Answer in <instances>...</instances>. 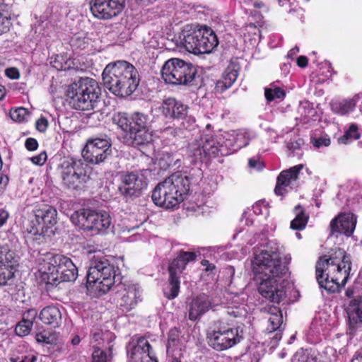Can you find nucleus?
Segmentation results:
<instances>
[{
	"mask_svg": "<svg viewBox=\"0 0 362 362\" xmlns=\"http://www.w3.org/2000/svg\"><path fill=\"white\" fill-rule=\"evenodd\" d=\"M40 318L45 324L57 327L60 323L62 314L57 307L49 305L41 310Z\"/></svg>",
	"mask_w": 362,
	"mask_h": 362,
	"instance_id": "31",
	"label": "nucleus"
},
{
	"mask_svg": "<svg viewBox=\"0 0 362 362\" xmlns=\"http://www.w3.org/2000/svg\"><path fill=\"white\" fill-rule=\"evenodd\" d=\"M37 312L35 309H30L23 314L22 320H29L31 321L32 325L33 324V320L37 316Z\"/></svg>",
	"mask_w": 362,
	"mask_h": 362,
	"instance_id": "50",
	"label": "nucleus"
},
{
	"mask_svg": "<svg viewBox=\"0 0 362 362\" xmlns=\"http://www.w3.org/2000/svg\"><path fill=\"white\" fill-rule=\"evenodd\" d=\"M36 340L37 342H40V343L43 342V343H46V344H49L51 342L50 337H47L44 333L37 334L36 335Z\"/></svg>",
	"mask_w": 362,
	"mask_h": 362,
	"instance_id": "55",
	"label": "nucleus"
},
{
	"mask_svg": "<svg viewBox=\"0 0 362 362\" xmlns=\"http://www.w3.org/2000/svg\"><path fill=\"white\" fill-rule=\"evenodd\" d=\"M250 139V133L248 132L244 131L237 134L236 137V146L238 148L246 146L248 144V141Z\"/></svg>",
	"mask_w": 362,
	"mask_h": 362,
	"instance_id": "44",
	"label": "nucleus"
},
{
	"mask_svg": "<svg viewBox=\"0 0 362 362\" xmlns=\"http://www.w3.org/2000/svg\"><path fill=\"white\" fill-rule=\"evenodd\" d=\"M99 88L97 82L88 77L81 78L67 88L66 96L70 105L78 110H93L97 102Z\"/></svg>",
	"mask_w": 362,
	"mask_h": 362,
	"instance_id": "7",
	"label": "nucleus"
},
{
	"mask_svg": "<svg viewBox=\"0 0 362 362\" xmlns=\"http://www.w3.org/2000/svg\"><path fill=\"white\" fill-rule=\"evenodd\" d=\"M113 337L112 332L106 331L103 332L102 330L95 329L92 334V339L95 341L100 343V341H105L106 340L111 339Z\"/></svg>",
	"mask_w": 362,
	"mask_h": 362,
	"instance_id": "42",
	"label": "nucleus"
},
{
	"mask_svg": "<svg viewBox=\"0 0 362 362\" xmlns=\"http://www.w3.org/2000/svg\"><path fill=\"white\" fill-rule=\"evenodd\" d=\"M111 144L107 139L95 138L87 141L82 151L84 160L93 164L103 162L110 154Z\"/></svg>",
	"mask_w": 362,
	"mask_h": 362,
	"instance_id": "17",
	"label": "nucleus"
},
{
	"mask_svg": "<svg viewBox=\"0 0 362 362\" xmlns=\"http://www.w3.org/2000/svg\"><path fill=\"white\" fill-rule=\"evenodd\" d=\"M239 71L238 64L233 62L230 63L224 71L221 78L216 83V91L222 93L231 87L238 78Z\"/></svg>",
	"mask_w": 362,
	"mask_h": 362,
	"instance_id": "28",
	"label": "nucleus"
},
{
	"mask_svg": "<svg viewBox=\"0 0 362 362\" xmlns=\"http://www.w3.org/2000/svg\"><path fill=\"white\" fill-rule=\"evenodd\" d=\"M57 223V211L49 205H44L34 211V217L26 227L28 233L40 239L49 232Z\"/></svg>",
	"mask_w": 362,
	"mask_h": 362,
	"instance_id": "12",
	"label": "nucleus"
},
{
	"mask_svg": "<svg viewBox=\"0 0 362 362\" xmlns=\"http://www.w3.org/2000/svg\"><path fill=\"white\" fill-rule=\"evenodd\" d=\"M303 165L300 164L288 170H283L277 177L274 192L278 196H283L292 189L296 185L300 171Z\"/></svg>",
	"mask_w": 362,
	"mask_h": 362,
	"instance_id": "21",
	"label": "nucleus"
},
{
	"mask_svg": "<svg viewBox=\"0 0 362 362\" xmlns=\"http://www.w3.org/2000/svg\"><path fill=\"white\" fill-rule=\"evenodd\" d=\"M268 325L269 332L280 331L283 325V314L279 308L271 306L268 309Z\"/></svg>",
	"mask_w": 362,
	"mask_h": 362,
	"instance_id": "32",
	"label": "nucleus"
},
{
	"mask_svg": "<svg viewBox=\"0 0 362 362\" xmlns=\"http://www.w3.org/2000/svg\"><path fill=\"white\" fill-rule=\"evenodd\" d=\"M298 51H299L298 48L296 47H294V48L291 49L288 52V57H292L293 55H294V54H297V53L298 52Z\"/></svg>",
	"mask_w": 362,
	"mask_h": 362,
	"instance_id": "64",
	"label": "nucleus"
},
{
	"mask_svg": "<svg viewBox=\"0 0 362 362\" xmlns=\"http://www.w3.org/2000/svg\"><path fill=\"white\" fill-rule=\"evenodd\" d=\"M159 108L162 113L169 118L185 119L188 112V107L186 105L173 98L164 100Z\"/></svg>",
	"mask_w": 362,
	"mask_h": 362,
	"instance_id": "24",
	"label": "nucleus"
},
{
	"mask_svg": "<svg viewBox=\"0 0 362 362\" xmlns=\"http://www.w3.org/2000/svg\"><path fill=\"white\" fill-rule=\"evenodd\" d=\"M243 339V331H240L238 327L218 329L207 334L209 345L218 351L232 348L239 344Z\"/></svg>",
	"mask_w": 362,
	"mask_h": 362,
	"instance_id": "15",
	"label": "nucleus"
},
{
	"mask_svg": "<svg viewBox=\"0 0 362 362\" xmlns=\"http://www.w3.org/2000/svg\"><path fill=\"white\" fill-rule=\"evenodd\" d=\"M265 98L268 101H272L275 99H282L285 97V91L274 85H271L270 88H265Z\"/></svg>",
	"mask_w": 362,
	"mask_h": 362,
	"instance_id": "36",
	"label": "nucleus"
},
{
	"mask_svg": "<svg viewBox=\"0 0 362 362\" xmlns=\"http://www.w3.org/2000/svg\"><path fill=\"white\" fill-rule=\"evenodd\" d=\"M4 5L0 4V35L9 30L11 25L10 18L5 14Z\"/></svg>",
	"mask_w": 362,
	"mask_h": 362,
	"instance_id": "40",
	"label": "nucleus"
},
{
	"mask_svg": "<svg viewBox=\"0 0 362 362\" xmlns=\"http://www.w3.org/2000/svg\"><path fill=\"white\" fill-rule=\"evenodd\" d=\"M112 122L119 127L122 131L129 134V118L127 117L126 113L117 112L112 117Z\"/></svg>",
	"mask_w": 362,
	"mask_h": 362,
	"instance_id": "35",
	"label": "nucleus"
},
{
	"mask_svg": "<svg viewBox=\"0 0 362 362\" xmlns=\"http://www.w3.org/2000/svg\"><path fill=\"white\" fill-rule=\"evenodd\" d=\"M71 42L73 47H76V48L81 49H85L87 45V42L86 41L85 38H81L79 37H75L72 38Z\"/></svg>",
	"mask_w": 362,
	"mask_h": 362,
	"instance_id": "47",
	"label": "nucleus"
},
{
	"mask_svg": "<svg viewBox=\"0 0 362 362\" xmlns=\"http://www.w3.org/2000/svg\"><path fill=\"white\" fill-rule=\"evenodd\" d=\"M300 141H290L287 144V148L291 151H296L300 148Z\"/></svg>",
	"mask_w": 362,
	"mask_h": 362,
	"instance_id": "57",
	"label": "nucleus"
},
{
	"mask_svg": "<svg viewBox=\"0 0 362 362\" xmlns=\"http://www.w3.org/2000/svg\"><path fill=\"white\" fill-rule=\"evenodd\" d=\"M70 219L75 226L96 235L105 233L112 225V218L105 210L80 209Z\"/></svg>",
	"mask_w": 362,
	"mask_h": 362,
	"instance_id": "8",
	"label": "nucleus"
},
{
	"mask_svg": "<svg viewBox=\"0 0 362 362\" xmlns=\"http://www.w3.org/2000/svg\"><path fill=\"white\" fill-rule=\"evenodd\" d=\"M102 78L105 87L117 96L130 95L139 83L136 69L126 61H117L107 64Z\"/></svg>",
	"mask_w": 362,
	"mask_h": 362,
	"instance_id": "4",
	"label": "nucleus"
},
{
	"mask_svg": "<svg viewBox=\"0 0 362 362\" xmlns=\"http://www.w3.org/2000/svg\"><path fill=\"white\" fill-rule=\"evenodd\" d=\"M310 142L315 148H320L329 146L331 144V140L328 135L325 134L320 136H311Z\"/></svg>",
	"mask_w": 362,
	"mask_h": 362,
	"instance_id": "39",
	"label": "nucleus"
},
{
	"mask_svg": "<svg viewBox=\"0 0 362 362\" xmlns=\"http://www.w3.org/2000/svg\"><path fill=\"white\" fill-rule=\"evenodd\" d=\"M191 177L185 173L176 172L159 183L152 192L157 206L173 209L185 199L189 190Z\"/></svg>",
	"mask_w": 362,
	"mask_h": 362,
	"instance_id": "5",
	"label": "nucleus"
},
{
	"mask_svg": "<svg viewBox=\"0 0 362 362\" xmlns=\"http://www.w3.org/2000/svg\"><path fill=\"white\" fill-rule=\"evenodd\" d=\"M90 168L81 160L64 161L62 164V184L72 190H81L90 180Z\"/></svg>",
	"mask_w": 362,
	"mask_h": 362,
	"instance_id": "11",
	"label": "nucleus"
},
{
	"mask_svg": "<svg viewBox=\"0 0 362 362\" xmlns=\"http://www.w3.org/2000/svg\"><path fill=\"white\" fill-rule=\"evenodd\" d=\"M195 258L194 252H182L170 264L168 267L169 286L164 292L166 298L173 299L177 296L180 291V274L185 269L187 264L195 260Z\"/></svg>",
	"mask_w": 362,
	"mask_h": 362,
	"instance_id": "14",
	"label": "nucleus"
},
{
	"mask_svg": "<svg viewBox=\"0 0 362 362\" xmlns=\"http://www.w3.org/2000/svg\"><path fill=\"white\" fill-rule=\"evenodd\" d=\"M8 177L4 174L0 173V195L4 193L8 183Z\"/></svg>",
	"mask_w": 362,
	"mask_h": 362,
	"instance_id": "52",
	"label": "nucleus"
},
{
	"mask_svg": "<svg viewBox=\"0 0 362 362\" xmlns=\"http://www.w3.org/2000/svg\"><path fill=\"white\" fill-rule=\"evenodd\" d=\"M119 306L123 311H129L140 300L141 293L139 288L135 284L124 286L120 293Z\"/></svg>",
	"mask_w": 362,
	"mask_h": 362,
	"instance_id": "25",
	"label": "nucleus"
},
{
	"mask_svg": "<svg viewBox=\"0 0 362 362\" xmlns=\"http://www.w3.org/2000/svg\"><path fill=\"white\" fill-rule=\"evenodd\" d=\"M93 362H108L110 360L111 355L107 354L104 351L99 348H95L93 352Z\"/></svg>",
	"mask_w": 362,
	"mask_h": 362,
	"instance_id": "43",
	"label": "nucleus"
},
{
	"mask_svg": "<svg viewBox=\"0 0 362 362\" xmlns=\"http://www.w3.org/2000/svg\"><path fill=\"white\" fill-rule=\"evenodd\" d=\"M277 332L275 334V335L273 337L272 339V343L273 345H276L281 339L282 334V329H280V331H276Z\"/></svg>",
	"mask_w": 362,
	"mask_h": 362,
	"instance_id": "59",
	"label": "nucleus"
},
{
	"mask_svg": "<svg viewBox=\"0 0 362 362\" xmlns=\"http://www.w3.org/2000/svg\"><path fill=\"white\" fill-rule=\"evenodd\" d=\"M47 157L46 152L42 151L40 154L30 158V160L35 165H42L47 160Z\"/></svg>",
	"mask_w": 362,
	"mask_h": 362,
	"instance_id": "45",
	"label": "nucleus"
},
{
	"mask_svg": "<svg viewBox=\"0 0 362 362\" xmlns=\"http://www.w3.org/2000/svg\"><path fill=\"white\" fill-rule=\"evenodd\" d=\"M35 126L39 132H45L49 126V122L45 117H41L36 121Z\"/></svg>",
	"mask_w": 362,
	"mask_h": 362,
	"instance_id": "46",
	"label": "nucleus"
},
{
	"mask_svg": "<svg viewBox=\"0 0 362 362\" xmlns=\"http://www.w3.org/2000/svg\"><path fill=\"white\" fill-rule=\"evenodd\" d=\"M16 261L14 253L7 247H0V285L4 286L14 276Z\"/></svg>",
	"mask_w": 362,
	"mask_h": 362,
	"instance_id": "22",
	"label": "nucleus"
},
{
	"mask_svg": "<svg viewBox=\"0 0 362 362\" xmlns=\"http://www.w3.org/2000/svg\"><path fill=\"white\" fill-rule=\"evenodd\" d=\"M25 146L28 151H35L38 147V143L35 139L28 138L25 140Z\"/></svg>",
	"mask_w": 362,
	"mask_h": 362,
	"instance_id": "49",
	"label": "nucleus"
},
{
	"mask_svg": "<svg viewBox=\"0 0 362 362\" xmlns=\"http://www.w3.org/2000/svg\"><path fill=\"white\" fill-rule=\"evenodd\" d=\"M37 357L34 355H28L23 357L18 362H35Z\"/></svg>",
	"mask_w": 362,
	"mask_h": 362,
	"instance_id": "61",
	"label": "nucleus"
},
{
	"mask_svg": "<svg viewBox=\"0 0 362 362\" xmlns=\"http://www.w3.org/2000/svg\"><path fill=\"white\" fill-rule=\"evenodd\" d=\"M249 167L257 170H260L263 168V163L257 158H252L249 159Z\"/></svg>",
	"mask_w": 362,
	"mask_h": 362,
	"instance_id": "48",
	"label": "nucleus"
},
{
	"mask_svg": "<svg viewBox=\"0 0 362 362\" xmlns=\"http://www.w3.org/2000/svg\"><path fill=\"white\" fill-rule=\"evenodd\" d=\"M11 118L18 122H23L28 120L30 117L27 109L18 107L10 112Z\"/></svg>",
	"mask_w": 362,
	"mask_h": 362,
	"instance_id": "37",
	"label": "nucleus"
},
{
	"mask_svg": "<svg viewBox=\"0 0 362 362\" xmlns=\"http://www.w3.org/2000/svg\"><path fill=\"white\" fill-rule=\"evenodd\" d=\"M32 326L33 325L31 321L21 320L16 325L15 332L17 335L20 337H25L30 333Z\"/></svg>",
	"mask_w": 362,
	"mask_h": 362,
	"instance_id": "38",
	"label": "nucleus"
},
{
	"mask_svg": "<svg viewBox=\"0 0 362 362\" xmlns=\"http://www.w3.org/2000/svg\"><path fill=\"white\" fill-rule=\"evenodd\" d=\"M148 117L141 112H134L129 117V137L125 143L129 146H139L148 144L153 141V135L148 129Z\"/></svg>",
	"mask_w": 362,
	"mask_h": 362,
	"instance_id": "13",
	"label": "nucleus"
},
{
	"mask_svg": "<svg viewBox=\"0 0 362 362\" xmlns=\"http://www.w3.org/2000/svg\"><path fill=\"white\" fill-rule=\"evenodd\" d=\"M37 261V276L48 288L62 282L74 281L78 276L77 267L64 255L49 252L40 255Z\"/></svg>",
	"mask_w": 362,
	"mask_h": 362,
	"instance_id": "3",
	"label": "nucleus"
},
{
	"mask_svg": "<svg viewBox=\"0 0 362 362\" xmlns=\"http://www.w3.org/2000/svg\"><path fill=\"white\" fill-rule=\"evenodd\" d=\"M292 362H316V360L307 351L301 349L294 355Z\"/></svg>",
	"mask_w": 362,
	"mask_h": 362,
	"instance_id": "41",
	"label": "nucleus"
},
{
	"mask_svg": "<svg viewBox=\"0 0 362 362\" xmlns=\"http://www.w3.org/2000/svg\"><path fill=\"white\" fill-rule=\"evenodd\" d=\"M356 218L353 214H339L332 220L330 223L331 232L332 233H343L350 236L356 227Z\"/></svg>",
	"mask_w": 362,
	"mask_h": 362,
	"instance_id": "23",
	"label": "nucleus"
},
{
	"mask_svg": "<svg viewBox=\"0 0 362 362\" xmlns=\"http://www.w3.org/2000/svg\"><path fill=\"white\" fill-rule=\"evenodd\" d=\"M358 96L352 98L333 101L331 103L332 110L339 115H346L353 112L356 106Z\"/></svg>",
	"mask_w": 362,
	"mask_h": 362,
	"instance_id": "30",
	"label": "nucleus"
},
{
	"mask_svg": "<svg viewBox=\"0 0 362 362\" xmlns=\"http://www.w3.org/2000/svg\"><path fill=\"white\" fill-rule=\"evenodd\" d=\"M185 339L180 336V331L176 327L170 329L167 344L168 355L175 358L181 357L182 352L185 347Z\"/></svg>",
	"mask_w": 362,
	"mask_h": 362,
	"instance_id": "27",
	"label": "nucleus"
},
{
	"mask_svg": "<svg viewBox=\"0 0 362 362\" xmlns=\"http://www.w3.org/2000/svg\"><path fill=\"white\" fill-rule=\"evenodd\" d=\"M211 308V301L205 294H201L195 297L188 305V317L192 321H195L206 313Z\"/></svg>",
	"mask_w": 362,
	"mask_h": 362,
	"instance_id": "26",
	"label": "nucleus"
},
{
	"mask_svg": "<svg viewBox=\"0 0 362 362\" xmlns=\"http://www.w3.org/2000/svg\"><path fill=\"white\" fill-rule=\"evenodd\" d=\"M201 264H202V265L204 267V270H205L206 272H213V271L215 269V268H216V267H215V265H214V264H213L210 263V262H209L208 260H206V259H204V260H202V262H201Z\"/></svg>",
	"mask_w": 362,
	"mask_h": 362,
	"instance_id": "56",
	"label": "nucleus"
},
{
	"mask_svg": "<svg viewBox=\"0 0 362 362\" xmlns=\"http://www.w3.org/2000/svg\"><path fill=\"white\" fill-rule=\"evenodd\" d=\"M349 325L354 328L358 323H362V297L351 300L347 307Z\"/></svg>",
	"mask_w": 362,
	"mask_h": 362,
	"instance_id": "29",
	"label": "nucleus"
},
{
	"mask_svg": "<svg viewBox=\"0 0 362 362\" xmlns=\"http://www.w3.org/2000/svg\"><path fill=\"white\" fill-rule=\"evenodd\" d=\"M281 252L279 245L269 240L263 250L255 255L252 262L259 293L276 303L285 297L284 283L288 270L281 260Z\"/></svg>",
	"mask_w": 362,
	"mask_h": 362,
	"instance_id": "1",
	"label": "nucleus"
},
{
	"mask_svg": "<svg viewBox=\"0 0 362 362\" xmlns=\"http://www.w3.org/2000/svg\"><path fill=\"white\" fill-rule=\"evenodd\" d=\"M252 210L256 214H262L264 213L263 210L267 211V209L263 203L257 202L252 206Z\"/></svg>",
	"mask_w": 362,
	"mask_h": 362,
	"instance_id": "54",
	"label": "nucleus"
},
{
	"mask_svg": "<svg viewBox=\"0 0 362 362\" xmlns=\"http://www.w3.org/2000/svg\"><path fill=\"white\" fill-rule=\"evenodd\" d=\"M297 64L300 67H305L308 64V59L305 56H300L297 59Z\"/></svg>",
	"mask_w": 362,
	"mask_h": 362,
	"instance_id": "58",
	"label": "nucleus"
},
{
	"mask_svg": "<svg viewBox=\"0 0 362 362\" xmlns=\"http://www.w3.org/2000/svg\"><path fill=\"white\" fill-rule=\"evenodd\" d=\"M125 0H90V11L97 18L109 20L124 9Z\"/></svg>",
	"mask_w": 362,
	"mask_h": 362,
	"instance_id": "18",
	"label": "nucleus"
},
{
	"mask_svg": "<svg viewBox=\"0 0 362 362\" xmlns=\"http://www.w3.org/2000/svg\"><path fill=\"white\" fill-rule=\"evenodd\" d=\"M195 75L194 67L178 58L168 59L161 69L163 79L173 85H188L194 81Z\"/></svg>",
	"mask_w": 362,
	"mask_h": 362,
	"instance_id": "10",
	"label": "nucleus"
},
{
	"mask_svg": "<svg viewBox=\"0 0 362 362\" xmlns=\"http://www.w3.org/2000/svg\"><path fill=\"white\" fill-rule=\"evenodd\" d=\"M178 44L187 52L199 54L210 53L218 45V41L212 30L187 25L179 35Z\"/></svg>",
	"mask_w": 362,
	"mask_h": 362,
	"instance_id": "6",
	"label": "nucleus"
},
{
	"mask_svg": "<svg viewBox=\"0 0 362 362\" xmlns=\"http://www.w3.org/2000/svg\"><path fill=\"white\" fill-rule=\"evenodd\" d=\"M81 341V339L79 337V336L78 335H76L74 337V338L72 339L71 340V344L74 345V346H76V345H78Z\"/></svg>",
	"mask_w": 362,
	"mask_h": 362,
	"instance_id": "63",
	"label": "nucleus"
},
{
	"mask_svg": "<svg viewBox=\"0 0 362 362\" xmlns=\"http://www.w3.org/2000/svg\"><path fill=\"white\" fill-rule=\"evenodd\" d=\"M221 138L215 139L211 134L202 135L199 139H196L189 146V151L195 159H202L203 157H214L219 151H222L223 146L220 141Z\"/></svg>",
	"mask_w": 362,
	"mask_h": 362,
	"instance_id": "16",
	"label": "nucleus"
},
{
	"mask_svg": "<svg viewBox=\"0 0 362 362\" xmlns=\"http://www.w3.org/2000/svg\"><path fill=\"white\" fill-rule=\"evenodd\" d=\"M351 362H362V354L356 353L354 356Z\"/></svg>",
	"mask_w": 362,
	"mask_h": 362,
	"instance_id": "62",
	"label": "nucleus"
},
{
	"mask_svg": "<svg viewBox=\"0 0 362 362\" xmlns=\"http://www.w3.org/2000/svg\"><path fill=\"white\" fill-rule=\"evenodd\" d=\"M147 187V180L142 172L130 173L122 177L119 191L125 197H138Z\"/></svg>",
	"mask_w": 362,
	"mask_h": 362,
	"instance_id": "19",
	"label": "nucleus"
},
{
	"mask_svg": "<svg viewBox=\"0 0 362 362\" xmlns=\"http://www.w3.org/2000/svg\"><path fill=\"white\" fill-rule=\"evenodd\" d=\"M243 1L256 8H261L263 5L262 3L258 1V0H243Z\"/></svg>",
	"mask_w": 362,
	"mask_h": 362,
	"instance_id": "60",
	"label": "nucleus"
},
{
	"mask_svg": "<svg viewBox=\"0 0 362 362\" xmlns=\"http://www.w3.org/2000/svg\"><path fill=\"white\" fill-rule=\"evenodd\" d=\"M351 269V258L342 249L336 250L328 257L324 256L316 264V278L320 288L332 293L344 286Z\"/></svg>",
	"mask_w": 362,
	"mask_h": 362,
	"instance_id": "2",
	"label": "nucleus"
},
{
	"mask_svg": "<svg viewBox=\"0 0 362 362\" xmlns=\"http://www.w3.org/2000/svg\"><path fill=\"white\" fill-rule=\"evenodd\" d=\"M6 75L11 79H18L20 77V73L18 69L11 67L6 69Z\"/></svg>",
	"mask_w": 362,
	"mask_h": 362,
	"instance_id": "51",
	"label": "nucleus"
},
{
	"mask_svg": "<svg viewBox=\"0 0 362 362\" xmlns=\"http://www.w3.org/2000/svg\"><path fill=\"white\" fill-rule=\"evenodd\" d=\"M127 351L129 362H158L148 341L144 337L133 339Z\"/></svg>",
	"mask_w": 362,
	"mask_h": 362,
	"instance_id": "20",
	"label": "nucleus"
},
{
	"mask_svg": "<svg viewBox=\"0 0 362 362\" xmlns=\"http://www.w3.org/2000/svg\"><path fill=\"white\" fill-rule=\"evenodd\" d=\"M296 217L291 222V228L293 230H300L305 228L308 220V216L306 215L300 205L295 207Z\"/></svg>",
	"mask_w": 362,
	"mask_h": 362,
	"instance_id": "33",
	"label": "nucleus"
},
{
	"mask_svg": "<svg viewBox=\"0 0 362 362\" xmlns=\"http://www.w3.org/2000/svg\"><path fill=\"white\" fill-rule=\"evenodd\" d=\"M361 136L358 127L356 124H351L344 134L339 139L341 144H346L352 140L358 139Z\"/></svg>",
	"mask_w": 362,
	"mask_h": 362,
	"instance_id": "34",
	"label": "nucleus"
},
{
	"mask_svg": "<svg viewBox=\"0 0 362 362\" xmlns=\"http://www.w3.org/2000/svg\"><path fill=\"white\" fill-rule=\"evenodd\" d=\"M115 270L105 257H94L87 274V284L102 293L115 284Z\"/></svg>",
	"mask_w": 362,
	"mask_h": 362,
	"instance_id": "9",
	"label": "nucleus"
},
{
	"mask_svg": "<svg viewBox=\"0 0 362 362\" xmlns=\"http://www.w3.org/2000/svg\"><path fill=\"white\" fill-rule=\"evenodd\" d=\"M9 216L10 214L7 210L5 209H0V228L6 223Z\"/></svg>",
	"mask_w": 362,
	"mask_h": 362,
	"instance_id": "53",
	"label": "nucleus"
}]
</instances>
